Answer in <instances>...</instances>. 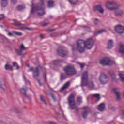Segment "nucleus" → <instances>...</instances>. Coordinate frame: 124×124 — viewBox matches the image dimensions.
<instances>
[{
	"instance_id": "35",
	"label": "nucleus",
	"mask_w": 124,
	"mask_h": 124,
	"mask_svg": "<svg viewBox=\"0 0 124 124\" xmlns=\"http://www.w3.org/2000/svg\"><path fill=\"white\" fill-rule=\"evenodd\" d=\"M92 96L96 97V98H97L98 100H99L100 99V95H99V94H93Z\"/></svg>"
},
{
	"instance_id": "40",
	"label": "nucleus",
	"mask_w": 124,
	"mask_h": 124,
	"mask_svg": "<svg viewBox=\"0 0 124 124\" xmlns=\"http://www.w3.org/2000/svg\"><path fill=\"white\" fill-rule=\"evenodd\" d=\"M93 22L95 25H97V23H99V20H98V19L94 18Z\"/></svg>"
},
{
	"instance_id": "26",
	"label": "nucleus",
	"mask_w": 124,
	"mask_h": 124,
	"mask_svg": "<svg viewBox=\"0 0 124 124\" xmlns=\"http://www.w3.org/2000/svg\"><path fill=\"white\" fill-rule=\"evenodd\" d=\"M61 62H62V61L60 59H58L53 61V63L55 65H57V64H59V63H61Z\"/></svg>"
},
{
	"instance_id": "41",
	"label": "nucleus",
	"mask_w": 124,
	"mask_h": 124,
	"mask_svg": "<svg viewBox=\"0 0 124 124\" xmlns=\"http://www.w3.org/2000/svg\"><path fill=\"white\" fill-rule=\"evenodd\" d=\"M51 96L53 100H54V101H55L56 102V101H57V99H56V95H55V94H51Z\"/></svg>"
},
{
	"instance_id": "37",
	"label": "nucleus",
	"mask_w": 124,
	"mask_h": 124,
	"mask_svg": "<svg viewBox=\"0 0 124 124\" xmlns=\"http://www.w3.org/2000/svg\"><path fill=\"white\" fill-rule=\"evenodd\" d=\"M105 31H105L104 29H101V30H99L97 32V34L95 35H97L98 34H100V33H102V32H105Z\"/></svg>"
},
{
	"instance_id": "45",
	"label": "nucleus",
	"mask_w": 124,
	"mask_h": 124,
	"mask_svg": "<svg viewBox=\"0 0 124 124\" xmlns=\"http://www.w3.org/2000/svg\"><path fill=\"white\" fill-rule=\"evenodd\" d=\"M81 28H83V29H85V30H88V29H90V27L88 26H87L86 25H82L81 26Z\"/></svg>"
},
{
	"instance_id": "27",
	"label": "nucleus",
	"mask_w": 124,
	"mask_h": 124,
	"mask_svg": "<svg viewBox=\"0 0 124 124\" xmlns=\"http://www.w3.org/2000/svg\"><path fill=\"white\" fill-rule=\"evenodd\" d=\"M54 1L52 0H50L47 2V5L48 7H53V6H54Z\"/></svg>"
},
{
	"instance_id": "34",
	"label": "nucleus",
	"mask_w": 124,
	"mask_h": 124,
	"mask_svg": "<svg viewBox=\"0 0 124 124\" xmlns=\"http://www.w3.org/2000/svg\"><path fill=\"white\" fill-rule=\"evenodd\" d=\"M23 79L25 82V84L26 85H30V84H31V83L30 82V81L28 80H27V78H26V77L24 75L23 76Z\"/></svg>"
},
{
	"instance_id": "9",
	"label": "nucleus",
	"mask_w": 124,
	"mask_h": 124,
	"mask_svg": "<svg viewBox=\"0 0 124 124\" xmlns=\"http://www.w3.org/2000/svg\"><path fill=\"white\" fill-rule=\"evenodd\" d=\"M64 47L63 46H60L59 47L57 50V53L58 55L62 57V58H64L66 56L68 55V52L67 51L64 50Z\"/></svg>"
},
{
	"instance_id": "4",
	"label": "nucleus",
	"mask_w": 124,
	"mask_h": 124,
	"mask_svg": "<svg viewBox=\"0 0 124 124\" xmlns=\"http://www.w3.org/2000/svg\"><path fill=\"white\" fill-rule=\"evenodd\" d=\"M108 5H111L112 7H109L108 5L107 6L108 9L109 10H115L114 12V14L115 16H123L124 14V12L123 10L119 9L120 7V5H118L117 2L115 1H110L108 2Z\"/></svg>"
},
{
	"instance_id": "2",
	"label": "nucleus",
	"mask_w": 124,
	"mask_h": 124,
	"mask_svg": "<svg viewBox=\"0 0 124 124\" xmlns=\"http://www.w3.org/2000/svg\"><path fill=\"white\" fill-rule=\"evenodd\" d=\"M39 3L35 6L34 3L32 2V5L31 6V14H33L36 11L37 12L38 16H43L45 14V11H44V0H39Z\"/></svg>"
},
{
	"instance_id": "30",
	"label": "nucleus",
	"mask_w": 124,
	"mask_h": 124,
	"mask_svg": "<svg viewBox=\"0 0 124 124\" xmlns=\"http://www.w3.org/2000/svg\"><path fill=\"white\" fill-rule=\"evenodd\" d=\"M40 99L42 102H44V103L46 105H47V103L46 101H45V99H44V97L42 95H41L40 96Z\"/></svg>"
},
{
	"instance_id": "22",
	"label": "nucleus",
	"mask_w": 124,
	"mask_h": 124,
	"mask_svg": "<svg viewBox=\"0 0 124 124\" xmlns=\"http://www.w3.org/2000/svg\"><path fill=\"white\" fill-rule=\"evenodd\" d=\"M5 69L6 70H11L12 71V70H13V67L9 65V64H7L5 65Z\"/></svg>"
},
{
	"instance_id": "25",
	"label": "nucleus",
	"mask_w": 124,
	"mask_h": 124,
	"mask_svg": "<svg viewBox=\"0 0 124 124\" xmlns=\"http://www.w3.org/2000/svg\"><path fill=\"white\" fill-rule=\"evenodd\" d=\"M2 3H1V7H5L6 5H7V3L8 2V0H1Z\"/></svg>"
},
{
	"instance_id": "29",
	"label": "nucleus",
	"mask_w": 124,
	"mask_h": 124,
	"mask_svg": "<svg viewBox=\"0 0 124 124\" xmlns=\"http://www.w3.org/2000/svg\"><path fill=\"white\" fill-rule=\"evenodd\" d=\"M13 34H15V35H17V36H22L23 33L20 32H17L16 31H14L12 32Z\"/></svg>"
},
{
	"instance_id": "49",
	"label": "nucleus",
	"mask_w": 124,
	"mask_h": 124,
	"mask_svg": "<svg viewBox=\"0 0 124 124\" xmlns=\"http://www.w3.org/2000/svg\"><path fill=\"white\" fill-rule=\"evenodd\" d=\"M49 124H57V123L54 122V121H50L48 122Z\"/></svg>"
},
{
	"instance_id": "54",
	"label": "nucleus",
	"mask_w": 124,
	"mask_h": 124,
	"mask_svg": "<svg viewBox=\"0 0 124 124\" xmlns=\"http://www.w3.org/2000/svg\"><path fill=\"white\" fill-rule=\"evenodd\" d=\"M27 66L29 67H30V65H27Z\"/></svg>"
},
{
	"instance_id": "42",
	"label": "nucleus",
	"mask_w": 124,
	"mask_h": 124,
	"mask_svg": "<svg viewBox=\"0 0 124 124\" xmlns=\"http://www.w3.org/2000/svg\"><path fill=\"white\" fill-rule=\"evenodd\" d=\"M111 75L112 78V80L113 81H116V75L115 73H112Z\"/></svg>"
},
{
	"instance_id": "18",
	"label": "nucleus",
	"mask_w": 124,
	"mask_h": 124,
	"mask_svg": "<svg viewBox=\"0 0 124 124\" xmlns=\"http://www.w3.org/2000/svg\"><path fill=\"white\" fill-rule=\"evenodd\" d=\"M70 86V82L68 81L66 82L63 87L61 88V91H64V90H66V89H68V88Z\"/></svg>"
},
{
	"instance_id": "33",
	"label": "nucleus",
	"mask_w": 124,
	"mask_h": 124,
	"mask_svg": "<svg viewBox=\"0 0 124 124\" xmlns=\"http://www.w3.org/2000/svg\"><path fill=\"white\" fill-rule=\"evenodd\" d=\"M16 54H17V55H18L19 56H21V55H22L23 50H22L21 49H20V50L16 49Z\"/></svg>"
},
{
	"instance_id": "13",
	"label": "nucleus",
	"mask_w": 124,
	"mask_h": 124,
	"mask_svg": "<svg viewBox=\"0 0 124 124\" xmlns=\"http://www.w3.org/2000/svg\"><path fill=\"white\" fill-rule=\"evenodd\" d=\"M14 21L15 22L13 25L14 26H16V27H19L20 28H21V30H28L29 31H31V28L29 27H26L24 24H22V23L17 22L16 20H14Z\"/></svg>"
},
{
	"instance_id": "53",
	"label": "nucleus",
	"mask_w": 124,
	"mask_h": 124,
	"mask_svg": "<svg viewBox=\"0 0 124 124\" xmlns=\"http://www.w3.org/2000/svg\"><path fill=\"white\" fill-rule=\"evenodd\" d=\"M53 30L52 29H50L49 30V31H50V32H51V31H53Z\"/></svg>"
},
{
	"instance_id": "38",
	"label": "nucleus",
	"mask_w": 124,
	"mask_h": 124,
	"mask_svg": "<svg viewBox=\"0 0 124 124\" xmlns=\"http://www.w3.org/2000/svg\"><path fill=\"white\" fill-rule=\"evenodd\" d=\"M78 103V104H81L82 103V97H78L77 99Z\"/></svg>"
},
{
	"instance_id": "15",
	"label": "nucleus",
	"mask_w": 124,
	"mask_h": 124,
	"mask_svg": "<svg viewBox=\"0 0 124 124\" xmlns=\"http://www.w3.org/2000/svg\"><path fill=\"white\" fill-rule=\"evenodd\" d=\"M94 11H98L101 14H103L104 12V9L102 8V6L100 5H97L95 6L93 8Z\"/></svg>"
},
{
	"instance_id": "21",
	"label": "nucleus",
	"mask_w": 124,
	"mask_h": 124,
	"mask_svg": "<svg viewBox=\"0 0 124 124\" xmlns=\"http://www.w3.org/2000/svg\"><path fill=\"white\" fill-rule=\"evenodd\" d=\"M26 8V6L25 5H18L16 7L17 10H18L19 11H21V10H24Z\"/></svg>"
},
{
	"instance_id": "52",
	"label": "nucleus",
	"mask_w": 124,
	"mask_h": 124,
	"mask_svg": "<svg viewBox=\"0 0 124 124\" xmlns=\"http://www.w3.org/2000/svg\"><path fill=\"white\" fill-rule=\"evenodd\" d=\"M38 83H39V85H41V83H40V80L38 79Z\"/></svg>"
},
{
	"instance_id": "46",
	"label": "nucleus",
	"mask_w": 124,
	"mask_h": 124,
	"mask_svg": "<svg viewBox=\"0 0 124 124\" xmlns=\"http://www.w3.org/2000/svg\"><path fill=\"white\" fill-rule=\"evenodd\" d=\"M11 1L13 4H16L17 3V0H11Z\"/></svg>"
},
{
	"instance_id": "12",
	"label": "nucleus",
	"mask_w": 124,
	"mask_h": 124,
	"mask_svg": "<svg viewBox=\"0 0 124 124\" xmlns=\"http://www.w3.org/2000/svg\"><path fill=\"white\" fill-rule=\"evenodd\" d=\"M82 109L84 110L81 113L83 119H86L88 117V115L90 114L91 112V108L88 107H83Z\"/></svg>"
},
{
	"instance_id": "10",
	"label": "nucleus",
	"mask_w": 124,
	"mask_h": 124,
	"mask_svg": "<svg viewBox=\"0 0 124 124\" xmlns=\"http://www.w3.org/2000/svg\"><path fill=\"white\" fill-rule=\"evenodd\" d=\"M114 62L108 58H104L100 61V64L104 66L111 65Z\"/></svg>"
},
{
	"instance_id": "32",
	"label": "nucleus",
	"mask_w": 124,
	"mask_h": 124,
	"mask_svg": "<svg viewBox=\"0 0 124 124\" xmlns=\"http://www.w3.org/2000/svg\"><path fill=\"white\" fill-rule=\"evenodd\" d=\"M20 50H21V51L28 50V48L25 47V46H24V44H22L20 46Z\"/></svg>"
},
{
	"instance_id": "1",
	"label": "nucleus",
	"mask_w": 124,
	"mask_h": 124,
	"mask_svg": "<svg viewBox=\"0 0 124 124\" xmlns=\"http://www.w3.org/2000/svg\"><path fill=\"white\" fill-rule=\"evenodd\" d=\"M94 42L93 38L87 39L86 41L83 40H78L77 42V48L79 53H84L85 49L90 50L93 48Z\"/></svg>"
},
{
	"instance_id": "28",
	"label": "nucleus",
	"mask_w": 124,
	"mask_h": 124,
	"mask_svg": "<svg viewBox=\"0 0 124 124\" xmlns=\"http://www.w3.org/2000/svg\"><path fill=\"white\" fill-rule=\"evenodd\" d=\"M119 52L121 54H124V44L120 45V47L119 48Z\"/></svg>"
},
{
	"instance_id": "31",
	"label": "nucleus",
	"mask_w": 124,
	"mask_h": 124,
	"mask_svg": "<svg viewBox=\"0 0 124 124\" xmlns=\"http://www.w3.org/2000/svg\"><path fill=\"white\" fill-rule=\"evenodd\" d=\"M71 4H76L79 0H68Z\"/></svg>"
},
{
	"instance_id": "8",
	"label": "nucleus",
	"mask_w": 124,
	"mask_h": 124,
	"mask_svg": "<svg viewBox=\"0 0 124 124\" xmlns=\"http://www.w3.org/2000/svg\"><path fill=\"white\" fill-rule=\"evenodd\" d=\"M108 77L106 74L104 73H101L99 77V81L100 82L102 85H105L108 82Z\"/></svg>"
},
{
	"instance_id": "44",
	"label": "nucleus",
	"mask_w": 124,
	"mask_h": 124,
	"mask_svg": "<svg viewBox=\"0 0 124 124\" xmlns=\"http://www.w3.org/2000/svg\"><path fill=\"white\" fill-rule=\"evenodd\" d=\"M4 19V15H0V21Z\"/></svg>"
},
{
	"instance_id": "39",
	"label": "nucleus",
	"mask_w": 124,
	"mask_h": 124,
	"mask_svg": "<svg viewBox=\"0 0 124 124\" xmlns=\"http://www.w3.org/2000/svg\"><path fill=\"white\" fill-rule=\"evenodd\" d=\"M13 66H14V67H15V66L16 67V69H19V68H20V66H18V64L17 63V62H14V63H13Z\"/></svg>"
},
{
	"instance_id": "14",
	"label": "nucleus",
	"mask_w": 124,
	"mask_h": 124,
	"mask_svg": "<svg viewBox=\"0 0 124 124\" xmlns=\"http://www.w3.org/2000/svg\"><path fill=\"white\" fill-rule=\"evenodd\" d=\"M114 30L117 32H118V33L120 34L124 33V27L122 25H117L114 28Z\"/></svg>"
},
{
	"instance_id": "7",
	"label": "nucleus",
	"mask_w": 124,
	"mask_h": 124,
	"mask_svg": "<svg viewBox=\"0 0 124 124\" xmlns=\"http://www.w3.org/2000/svg\"><path fill=\"white\" fill-rule=\"evenodd\" d=\"M42 69H43L42 66L40 65H39L37 67H36L35 70H34V68L31 67L30 68V69L28 70V71H33V76L34 78H35V79H37V78L39 77V75L40 74L39 71H40V70H42Z\"/></svg>"
},
{
	"instance_id": "23",
	"label": "nucleus",
	"mask_w": 124,
	"mask_h": 124,
	"mask_svg": "<svg viewBox=\"0 0 124 124\" xmlns=\"http://www.w3.org/2000/svg\"><path fill=\"white\" fill-rule=\"evenodd\" d=\"M66 76L65 75V74L61 73L60 74V80L61 81H63V80H65L66 79Z\"/></svg>"
},
{
	"instance_id": "36",
	"label": "nucleus",
	"mask_w": 124,
	"mask_h": 124,
	"mask_svg": "<svg viewBox=\"0 0 124 124\" xmlns=\"http://www.w3.org/2000/svg\"><path fill=\"white\" fill-rule=\"evenodd\" d=\"M78 64H79V65L80 66L81 69H83V68L86 66V64L84 63H78Z\"/></svg>"
},
{
	"instance_id": "3",
	"label": "nucleus",
	"mask_w": 124,
	"mask_h": 124,
	"mask_svg": "<svg viewBox=\"0 0 124 124\" xmlns=\"http://www.w3.org/2000/svg\"><path fill=\"white\" fill-rule=\"evenodd\" d=\"M88 78L89 75L88 74V72H84L81 77V86L84 87L85 86H88L89 89L90 90H94V83L93 81H90L89 82Z\"/></svg>"
},
{
	"instance_id": "19",
	"label": "nucleus",
	"mask_w": 124,
	"mask_h": 124,
	"mask_svg": "<svg viewBox=\"0 0 124 124\" xmlns=\"http://www.w3.org/2000/svg\"><path fill=\"white\" fill-rule=\"evenodd\" d=\"M116 91H117V89L116 88H114L113 89V92L115 93V95L116 96V98H117V99H118V100H119L120 99V98H121L120 93V92H117Z\"/></svg>"
},
{
	"instance_id": "5",
	"label": "nucleus",
	"mask_w": 124,
	"mask_h": 124,
	"mask_svg": "<svg viewBox=\"0 0 124 124\" xmlns=\"http://www.w3.org/2000/svg\"><path fill=\"white\" fill-rule=\"evenodd\" d=\"M63 70L67 76L71 77L77 74V70L73 65H66L63 68Z\"/></svg>"
},
{
	"instance_id": "55",
	"label": "nucleus",
	"mask_w": 124,
	"mask_h": 124,
	"mask_svg": "<svg viewBox=\"0 0 124 124\" xmlns=\"http://www.w3.org/2000/svg\"><path fill=\"white\" fill-rule=\"evenodd\" d=\"M53 34H51V36H52L53 35Z\"/></svg>"
},
{
	"instance_id": "11",
	"label": "nucleus",
	"mask_w": 124,
	"mask_h": 124,
	"mask_svg": "<svg viewBox=\"0 0 124 124\" xmlns=\"http://www.w3.org/2000/svg\"><path fill=\"white\" fill-rule=\"evenodd\" d=\"M55 113L58 118H62L63 117V111L62 110V108L60 104L58 105V107H56L55 108Z\"/></svg>"
},
{
	"instance_id": "6",
	"label": "nucleus",
	"mask_w": 124,
	"mask_h": 124,
	"mask_svg": "<svg viewBox=\"0 0 124 124\" xmlns=\"http://www.w3.org/2000/svg\"><path fill=\"white\" fill-rule=\"evenodd\" d=\"M68 102L69 103V108L71 110L75 109V111H79V108L76 105H75V99H74V94H71L69 96L68 99Z\"/></svg>"
},
{
	"instance_id": "20",
	"label": "nucleus",
	"mask_w": 124,
	"mask_h": 124,
	"mask_svg": "<svg viewBox=\"0 0 124 124\" xmlns=\"http://www.w3.org/2000/svg\"><path fill=\"white\" fill-rule=\"evenodd\" d=\"M28 91V88H21L20 89V92L21 93H23V95H24V96H25L26 97H27V91Z\"/></svg>"
},
{
	"instance_id": "51",
	"label": "nucleus",
	"mask_w": 124,
	"mask_h": 124,
	"mask_svg": "<svg viewBox=\"0 0 124 124\" xmlns=\"http://www.w3.org/2000/svg\"><path fill=\"white\" fill-rule=\"evenodd\" d=\"M40 38H41V39H43V35H42V34H41V35H40Z\"/></svg>"
},
{
	"instance_id": "17",
	"label": "nucleus",
	"mask_w": 124,
	"mask_h": 124,
	"mask_svg": "<svg viewBox=\"0 0 124 124\" xmlns=\"http://www.w3.org/2000/svg\"><path fill=\"white\" fill-rule=\"evenodd\" d=\"M97 109L101 112L104 111V110H105V104H104V103H102L100 104L99 106H98Z\"/></svg>"
},
{
	"instance_id": "24",
	"label": "nucleus",
	"mask_w": 124,
	"mask_h": 124,
	"mask_svg": "<svg viewBox=\"0 0 124 124\" xmlns=\"http://www.w3.org/2000/svg\"><path fill=\"white\" fill-rule=\"evenodd\" d=\"M118 75L120 77V80L122 82H124V72H122L121 73H119L118 74Z\"/></svg>"
},
{
	"instance_id": "48",
	"label": "nucleus",
	"mask_w": 124,
	"mask_h": 124,
	"mask_svg": "<svg viewBox=\"0 0 124 124\" xmlns=\"http://www.w3.org/2000/svg\"><path fill=\"white\" fill-rule=\"evenodd\" d=\"M44 77L45 81L47 82V76L46 73L44 74Z\"/></svg>"
},
{
	"instance_id": "50",
	"label": "nucleus",
	"mask_w": 124,
	"mask_h": 124,
	"mask_svg": "<svg viewBox=\"0 0 124 124\" xmlns=\"http://www.w3.org/2000/svg\"><path fill=\"white\" fill-rule=\"evenodd\" d=\"M8 35H9V36H12L13 34L12 33L9 32Z\"/></svg>"
},
{
	"instance_id": "47",
	"label": "nucleus",
	"mask_w": 124,
	"mask_h": 124,
	"mask_svg": "<svg viewBox=\"0 0 124 124\" xmlns=\"http://www.w3.org/2000/svg\"><path fill=\"white\" fill-rule=\"evenodd\" d=\"M48 25H49V23L43 22L42 24V25L43 26V27H45L46 26H48Z\"/></svg>"
},
{
	"instance_id": "43",
	"label": "nucleus",
	"mask_w": 124,
	"mask_h": 124,
	"mask_svg": "<svg viewBox=\"0 0 124 124\" xmlns=\"http://www.w3.org/2000/svg\"><path fill=\"white\" fill-rule=\"evenodd\" d=\"M5 87H6L5 86V84H0V88H1V89H2V90H3V91H4V88H5Z\"/></svg>"
},
{
	"instance_id": "16",
	"label": "nucleus",
	"mask_w": 124,
	"mask_h": 124,
	"mask_svg": "<svg viewBox=\"0 0 124 124\" xmlns=\"http://www.w3.org/2000/svg\"><path fill=\"white\" fill-rule=\"evenodd\" d=\"M113 46H114V42H113V40H109L108 41V46L107 47V49H112Z\"/></svg>"
}]
</instances>
